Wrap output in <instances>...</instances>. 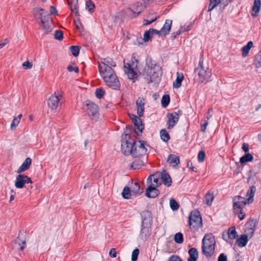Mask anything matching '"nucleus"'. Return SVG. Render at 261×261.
<instances>
[{"label": "nucleus", "instance_id": "obj_1", "mask_svg": "<svg viewBox=\"0 0 261 261\" xmlns=\"http://www.w3.org/2000/svg\"><path fill=\"white\" fill-rule=\"evenodd\" d=\"M142 74L148 84L158 83L162 75L161 67L155 61L148 58L146 60Z\"/></svg>", "mask_w": 261, "mask_h": 261}, {"label": "nucleus", "instance_id": "obj_2", "mask_svg": "<svg viewBox=\"0 0 261 261\" xmlns=\"http://www.w3.org/2000/svg\"><path fill=\"white\" fill-rule=\"evenodd\" d=\"M98 69L101 76L106 85L114 90H119L120 84L119 81L111 67L104 63H99Z\"/></svg>", "mask_w": 261, "mask_h": 261}, {"label": "nucleus", "instance_id": "obj_3", "mask_svg": "<svg viewBox=\"0 0 261 261\" xmlns=\"http://www.w3.org/2000/svg\"><path fill=\"white\" fill-rule=\"evenodd\" d=\"M33 13L35 16H38L43 32L45 34L51 32L54 29V25L48 12L43 9L36 8L34 9Z\"/></svg>", "mask_w": 261, "mask_h": 261}, {"label": "nucleus", "instance_id": "obj_4", "mask_svg": "<svg viewBox=\"0 0 261 261\" xmlns=\"http://www.w3.org/2000/svg\"><path fill=\"white\" fill-rule=\"evenodd\" d=\"M216 241L212 233L205 235L202 240V250L206 256H211L214 253Z\"/></svg>", "mask_w": 261, "mask_h": 261}, {"label": "nucleus", "instance_id": "obj_5", "mask_svg": "<svg viewBox=\"0 0 261 261\" xmlns=\"http://www.w3.org/2000/svg\"><path fill=\"white\" fill-rule=\"evenodd\" d=\"M200 83L208 82L212 75L211 70L207 67L204 66L203 62L200 61L198 67L196 69Z\"/></svg>", "mask_w": 261, "mask_h": 261}, {"label": "nucleus", "instance_id": "obj_6", "mask_svg": "<svg viewBox=\"0 0 261 261\" xmlns=\"http://www.w3.org/2000/svg\"><path fill=\"white\" fill-rule=\"evenodd\" d=\"M202 218L198 211H194L189 216V225L193 231H196L202 226Z\"/></svg>", "mask_w": 261, "mask_h": 261}, {"label": "nucleus", "instance_id": "obj_7", "mask_svg": "<svg viewBox=\"0 0 261 261\" xmlns=\"http://www.w3.org/2000/svg\"><path fill=\"white\" fill-rule=\"evenodd\" d=\"M135 143L134 139L128 135H123L121 141V150L123 153L125 155L131 154Z\"/></svg>", "mask_w": 261, "mask_h": 261}, {"label": "nucleus", "instance_id": "obj_8", "mask_svg": "<svg viewBox=\"0 0 261 261\" xmlns=\"http://www.w3.org/2000/svg\"><path fill=\"white\" fill-rule=\"evenodd\" d=\"M144 141H139L136 142L131 153L132 155L135 158H142L147 152V148Z\"/></svg>", "mask_w": 261, "mask_h": 261}, {"label": "nucleus", "instance_id": "obj_9", "mask_svg": "<svg viewBox=\"0 0 261 261\" xmlns=\"http://www.w3.org/2000/svg\"><path fill=\"white\" fill-rule=\"evenodd\" d=\"M86 102L88 116L92 121L96 122L99 118V108L98 106L91 101H86Z\"/></svg>", "mask_w": 261, "mask_h": 261}, {"label": "nucleus", "instance_id": "obj_10", "mask_svg": "<svg viewBox=\"0 0 261 261\" xmlns=\"http://www.w3.org/2000/svg\"><path fill=\"white\" fill-rule=\"evenodd\" d=\"M31 178L24 174H18L16 176L14 186L17 189H22L25 187L26 184H32Z\"/></svg>", "mask_w": 261, "mask_h": 261}, {"label": "nucleus", "instance_id": "obj_11", "mask_svg": "<svg viewBox=\"0 0 261 261\" xmlns=\"http://www.w3.org/2000/svg\"><path fill=\"white\" fill-rule=\"evenodd\" d=\"M151 225L149 224H141L139 237L143 241H145L149 238L151 231Z\"/></svg>", "mask_w": 261, "mask_h": 261}, {"label": "nucleus", "instance_id": "obj_12", "mask_svg": "<svg viewBox=\"0 0 261 261\" xmlns=\"http://www.w3.org/2000/svg\"><path fill=\"white\" fill-rule=\"evenodd\" d=\"M62 97V95L58 94L55 93L54 94L52 95L47 100V106L49 109L51 110H56L59 105V101L60 100V98Z\"/></svg>", "mask_w": 261, "mask_h": 261}, {"label": "nucleus", "instance_id": "obj_13", "mask_svg": "<svg viewBox=\"0 0 261 261\" xmlns=\"http://www.w3.org/2000/svg\"><path fill=\"white\" fill-rule=\"evenodd\" d=\"M167 117L168 118L167 128L171 129L178 121L179 115L176 112H174L167 114Z\"/></svg>", "mask_w": 261, "mask_h": 261}, {"label": "nucleus", "instance_id": "obj_14", "mask_svg": "<svg viewBox=\"0 0 261 261\" xmlns=\"http://www.w3.org/2000/svg\"><path fill=\"white\" fill-rule=\"evenodd\" d=\"M247 201L246 198L240 196H235L233 199V204L234 209H242L247 204Z\"/></svg>", "mask_w": 261, "mask_h": 261}, {"label": "nucleus", "instance_id": "obj_15", "mask_svg": "<svg viewBox=\"0 0 261 261\" xmlns=\"http://www.w3.org/2000/svg\"><path fill=\"white\" fill-rule=\"evenodd\" d=\"M257 224V222L254 220H249L245 225V232L250 238L253 235Z\"/></svg>", "mask_w": 261, "mask_h": 261}, {"label": "nucleus", "instance_id": "obj_16", "mask_svg": "<svg viewBox=\"0 0 261 261\" xmlns=\"http://www.w3.org/2000/svg\"><path fill=\"white\" fill-rule=\"evenodd\" d=\"M142 218L141 224L152 225V217L151 213L149 211H144L141 213Z\"/></svg>", "mask_w": 261, "mask_h": 261}, {"label": "nucleus", "instance_id": "obj_17", "mask_svg": "<svg viewBox=\"0 0 261 261\" xmlns=\"http://www.w3.org/2000/svg\"><path fill=\"white\" fill-rule=\"evenodd\" d=\"M132 119L135 126V132L138 135H140L144 128L141 119L135 115H133Z\"/></svg>", "mask_w": 261, "mask_h": 261}, {"label": "nucleus", "instance_id": "obj_18", "mask_svg": "<svg viewBox=\"0 0 261 261\" xmlns=\"http://www.w3.org/2000/svg\"><path fill=\"white\" fill-rule=\"evenodd\" d=\"M147 183L148 187L156 188L159 185H161L159 182V177L156 174L150 175L147 179Z\"/></svg>", "mask_w": 261, "mask_h": 261}, {"label": "nucleus", "instance_id": "obj_19", "mask_svg": "<svg viewBox=\"0 0 261 261\" xmlns=\"http://www.w3.org/2000/svg\"><path fill=\"white\" fill-rule=\"evenodd\" d=\"M124 68L125 73L129 79L134 81L137 79V73L129 64L124 65Z\"/></svg>", "mask_w": 261, "mask_h": 261}, {"label": "nucleus", "instance_id": "obj_20", "mask_svg": "<svg viewBox=\"0 0 261 261\" xmlns=\"http://www.w3.org/2000/svg\"><path fill=\"white\" fill-rule=\"evenodd\" d=\"M137 107V114L139 117L143 115L144 112L145 99L143 98L139 97L136 101Z\"/></svg>", "mask_w": 261, "mask_h": 261}, {"label": "nucleus", "instance_id": "obj_21", "mask_svg": "<svg viewBox=\"0 0 261 261\" xmlns=\"http://www.w3.org/2000/svg\"><path fill=\"white\" fill-rule=\"evenodd\" d=\"M31 164L32 159L29 157L26 158L22 165L18 168L17 173L20 174L28 170Z\"/></svg>", "mask_w": 261, "mask_h": 261}, {"label": "nucleus", "instance_id": "obj_22", "mask_svg": "<svg viewBox=\"0 0 261 261\" xmlns=\"http://www.w3.org/2000/svg\"><path fill=\"white\" fill-rule=\"evenodd\" d=\"M261 8V1L254 0L252 7L251 15L253 17L258 16Z\"/></svg>", "mask_w": 261, "mask_h": 261}, {"label": "nucleus", "instance_id": "obj_23", "mask_svg": "<svg viewBox=\"0 0 261 261\" xmlns=\"http://www.w3.org/2000/svg\"><path fill=\"white\" fill-rule=\"evenodd\" d=\"M145 160V158L144 157L136 158L131 164V168L135 170L140 169L144 165Z\"/></svg>", "mask_w": 261, "mask_h": 261}, {"label": "nucleus", "instance_id": "obj_24", "mask_svg": "<svg viewBox=\"0 0 261 261\" xmlns=\"http://www.w3.org/2000/svg\"><path fill=\"white\" fill-rule=\"evenodd\" d=\"M237 236V234L235 227H231L228 229L227 233L225 234L224 232L223 233L222 238L224 240L227 241V238L231 240H233L236 238Z\"/></svg>", "mask_w": 261, "mask_h": 261}, {"label": "nucleus", "instance_id": "obj_25", "mask_svg": "<svg viewBox=\"0 0 261 261\" xmlns=\"http://www.w3.org/2000/svg\"><path fill=\"white\" fill-rule=\"evenodd\" d=\"M14 244L20 247V249L23 250L26 246V240L23 234H19L14 241Z\"/></svg>", "mask_w": 261, "mask_h": 261}, {"label": "nucleus", "instance_id": "obj_26", "mask_svg": "<svg viewBox=\"0 0 261 261\" xmlns=\"http://www.w3.org/2000/svg\"><path fill=\"white\" fill-rule=\"evenodd\" d=\"M172 21L171 20H166L164 26L160 31L161 34L166 35L168 34L170 31Z\"/></svg>", "mask_w": 261, "mask_h": 261}, {"label": "nucleus", "instance_id": "obj_27", "mask_svg": "<svg viewBox=\"0 0 261 261\" xmlns=\"http://www.w3.org/2000/svg\"><path fill=\"white\" fill-rule=\"evenodd\" d=\"M167 162L173 167L178 165L179 163V158L174 154H170L167 158Z\"/></svg>", "mask_w": 261, "mask_h": 261}, {"label": "nucleus", "instance_id": "obj_28", "mask_svg": "<svg viewBox=\"0 0 261 261\" xmlns=\"http://www.w3.org/2000/svg\"><path fill=\"white\" fill-rule=\"evenodd\" d=\"M159 191L156 188L148 187L146 190V196L149 198H155L159 195Z\"/></svg>", "mask_w": 261, "mask_h": 261}, {"label": "nucleus", "instance_id": "obj_29", "mask_svg": "<svg viewBox=\"0 0 261 261\" xmlns=\"http://www.w3.org/2000/svg\"><path fill=\"white\" fill-rule=\"evenodd\" d=\"M256 191V188L254 186H251L250 187L249 190L248 191L246 196L247 197L248 203H251L253 201V197L254 196L255 193Z\"/></svg>", "mask_w": 261, "mask_h": 261}, {"label": "nucleus", "instance_id": "obj_30", "mask_svg": "<svg viewBox=\"0 0 261 261\" xmlns=\"http://www.w3.org/2000/svg\"><path fill=\"white\" fill-rule=\"evenodd\" d=\"M161 179L163 184L168 187H170L172 184V179L170 175L165 171L161 174Z\"/></svg>", "mask_w": 261, "mask_h": 261}, {"label": "nucleus", "instance_id": "obj_31", "mask_svg": "<svg viewBox=\"0 0 261 261\" xmlns=\"http://www.w3.org/2000/svg\"><path fill=\"white\" fill-rule=\"evenodd\" d=\"M249 236L247 234H243L236 241V244L239 247H244L246 245L248 239V237Z\"/></svg>", "mask_w": 261, "mask_h": 261}, {"label": "nucleus", "instance_id": "obj_32", "mask_svg": "<svg viewBox=\"0 0 261 261\" xmlns=\"http://www.w3.org/2000/svg\"><path fill=\"white\" fill-rule=\"evenodd\" d=\"M177 77L176 80L173 83V86L175 88H178L180 87L181 82L184 79L182 73L177 72Z\"/></svg>", "mask_w": 261, "mask_h": 261}, {"label": "nucleus", "instance_id": "obj_33", "mask_svg": "<svg viewBox=\"0 0 261 261\" xmlns=\"http://www.w3.org/2000/svg\"><path fill=\"white\" fill-rule=\"evenodd\" d=\"M190 254V257L188 259V261H197L198 253L197 250L195 248L190 249L189 251Z\"/></svg>", "mask_w": 261, "mask_h": 261}, {"label": "nucleus", "instance_id": "obj_34", "mask_svg": "<svg viewBox=\"0 0 261 261\" xmlns=\"http://www.w3.org/2000/svg\"><path fill=\"white\" fill-rule=\"evenodd\" d=\"M253 46V42L252 41H249L246 45L243 46L242 48V56L245 57L248 55V54Z\"/></svg>", "mask_w": 261, "mask_h": 261}, {"label": "nucleus", "instance_id": "obj_35", "mask_svg": "<svg viewBox=\"0 0 261 261\" xmlns=\"http://www.w3.org/2000/svg\"><path fill=\"white\" fill-rule=\"evenodd\" d=\"M253 160V155L249 153H247L240 158V162L242 164H243L247 162H251Z\"/></svg>", "mask_w": 261, "mask_h": 261}, {"label": "nucleus", "instance_id": "obj_36", "mask_svg": "<svg viewBox=\"0 0 261 261\" xmlns=\"http://www.w3.org/2000/svg\"><path fill=\"white\" fill-rule=\"evenodd\" d=\"M131 192L133 195H137L141 194L143 190H141L140 186L137 182H135L132 187Z\"/></svg>", "mask_w": 261, "mask_h": 261}, {"label": "nucleus", "instance_id": "obj_37", "mask_svg": "<svg viewBox=\"0 0 261 261\" xmlns=\"http://www.w3.org/2000/svg\"><path fill=\"white\" fill-rule=\"evenodd\" d=\"M214 199L213 193L208 192L204 197L205 203L207 206H211Z\"/></svg>", "mask_w": 261, "mask_h": 261}, {"label": "nucleus", "instance_id": "obj_38", "mask_svg": "<svg viewBox=\"0 0 261 261\" xmlns=\"http://www.w3.org/2000/svg\"><path fill=\"white\" fill-rule=\"evenodd\" d=\"M21 117L22 115L19 114L17 117L14 118L13 121L11 123V130H14L16 128V126H18V124L20 122Z\"/></svg>", "mask_w": 261, "mask_h": 261}, {"label": "nucleus", "instance_id": "obj_39", "mask_svg": "<svg viewBox=\"0 0 261 261\" xmlns=\"http://www.w3.org/2000/svg\"><path fill=\"white\" fill-rule=\"evenodd\" d=\"M160 136L162 140L164 142H168L170 139V136L166 129H162L160 132Z\"/></svg>", "mask_w": 261, "mask_h": 261}, {"label": "nucleus", "instance_id": "obj_40", "mask_svg": "<svg viewBox=\"0 0 261 261\" xmlns=\"http://www.w3.org/2000/svg\"><path fill=\"white\" fill-rule=\"evenodd\" d=\"M253 64L256 68L261 67V51L255 56Z\"/></svg>", "mask_w": 261, "mask_h": 261}, {"label": "nucleus", "instance_id": "obj_41", "mask_svg": "<svg viewBox=\"0 0 261 261\" xmlns=\"http://www.w3.org/2000/svg\"><path fill=\"white\" fill-rule=\"evenodd\" d=\"M133 195L131 190L128 187H125L122 192V197L125 199H129Z\"/></svg>", "mask_w": 261, "mask_h": 261}, {"label": "nucleus", "instance_id": "obj_42", "mask_svg": "<svg viewBox=\"0 0 261 261\" xmlns=\"http://www.w3.org/2000/svg\"><path fill=\"white\" fill-rule=\"evenodd\" d=\"M170 102V97L168 95H164L162 98L161 102L164 108L166 107Z\"/></svg>", "mask_w": 261, "mask_h": 261}, {"label": "nucleus", "instance_id": "obj_43", "mask_svg": "<svg viewBox=\"0 0 261 261\" xmlns=\"http://www.w3.org/2000/svg\"><path fill=\"white\" fill-rule=\"evenodd\" d=\"M221 2V0H210L208 11H211Z\"/></svg>", "mask_w": 261, "mask_h": 261}, {"label": "nucleus", "instance_id": "obj_44", "mask_svg": "<svg viewBox=\"0 0 261 261\" xmlns=\"http://www.w3.org/2000/svg\"><path fill=\"white\" fill-rule=\"evenodd\" d=\"M154 31L152 29H150L148 31H146L144 34L143 40L144 42L148 41L152 37V35H150L151 32Z\"/></svg>", "mask_w": 261, "mask_h": 261}, {"label": "nucleus", "instance_id": "obj_45", "mask_svg": "<svg viewBox=\"0 0 261 261\" xmlns=\"http://www.w3.org/2000/svg\"><path fill=\"white\" fill-rule=\"evenodd\" d=\"M71 11L76 10L78 4V0H67Z\"/></svg>", "mask_w": 261, "mask_h": 261}, {"label": "nucleus", "instance_id": "obj_46", "mask_svg": "<svg viewBox=\"0 0 261 261\" xmlns=\"http://www.w3.org/2000/svg\"><path fill=\"white\" fill-rule=\"evenodd\" d=\"M170 206L173 211L177 210L179 208V205L175 199L172 198L170 200Z\"/></svg>", "mask_w": 261, "mask_h": 261}, {"label": "nucleus", "instance_id": "obj_47", "mask_svg": "<svg viewBox=\"0 0 261 261\" xmlns=\"http://www.w3.org/2000/svg\"><path fill=\"white\" fill-rule=\"evenodd\" d=\"M174 241L176 243L180 244L183 242V236L181 233H176L174 236Z\"/></svg>", "mask_w": 261, "mask_h": 261}, {"label": "nucleus", "instance_id": "obj_48", "mask_svg": "<svg viewBox=\"0 0 261 261\" xmlns=\"http://www.w3.org/2000/svg\"><path fill=\"white\" fill-rule=\"evenodd\" d=\"M70 50L73 56L77 57L79 55L80 49L77 46H70Z\"/></svg>", "mask_w": 261, "mask_h": 261}, {"label": "nucleus", "instance_id": "obj_49", "mask_svg": "<svg viewBox=\"0 0 261 261\" xmlns=\"http://www.w3.org/2000/svg\"><path fill=\"white\" fill-rule=\"evenodd\" d=\"M100 63H104L108 64L109 66H112V67H115L116 66V64L115 62L113 61L112 59L110 58H107L104 59V62H101Z\"/></svg>", "mask_w": 261, "mask_h": 261}, {"label": "nucleus", "instance_id": "obj_50", "mask_svg": "<svg viewBox=\"0 0 261 261\" xmlns=\"http://www.w3.org/2000/svg\"><path fill=\"white\" fill-rule=\"evenodd\" d=\"M86 9L89 12H93L94 11V8L95 7L94 4L91 1H89L87 2L86 4Z\"/></svg>", "mask_w": 261, "mask_h": 261}, {"label": "nucleus", "instance_id": "obj_51", "mask_svg": "<svg viewBox=\"0 0 261 261\" xmlns=\"http://www.w3.org/2000/svg\"><path fill=\"white\" fill-rule=\"evenodd\" d=\"M54 37L58 40H62L63 38L62 32L60 30L56 31L54 34Z\"/></svg>", "mask_w": 261, "mask_h": 261}, {"label": "nucleus", "instance_id": "obj_52", "mask_svg": "<svg viewBox=\"0 0 261 261\" xmlns=\"http://www.w3.org/2000/svg\"><path fill=\"white\" fill-rule=\"evenodd\" d=\"M74 23H75V25L77 30L80 33L82 32L84 30V29H83V27L81 21L79 20H77L74 21Z\"/></svg>", "mask_w": 261, "mask_h": 261}, {"label": "nucleus", "instance_id": "obj_53", "mask_svg": "<svg viewBox=\"0 0 261 261\" xmlns=\"http://www.w3.org/2000/svg\"><path fill=\"white\" fill-rule=\"evenodd\" d=\"M139 253V250L138 249H135L133 250L132 254V260L136 261L138 258V256Z\"/></svg>", "mask_w": 261, "mask_h": 261}, {"label": "nucleus", "instance_id": "obj_54", "mask_svg": "<svg viewBox=\"0 0 261 261\" xmlns=\"http://www.w3.org/2000/svg\"><path fill=\"white\" fill-rule=\"evenodd\" d=\"M205 152L201 150L199 152L198 155V160L199 162H203L205 159Z\"/></svg>", "mask_w": 261, "mask_h": 261}, {"label": "nucleus", "instance_id": "obj_55", "mask_svg": "<svg viewBox=\"0 0 261 261\" xmlns=\"http://www.w3.org/2000/svg\"><path fill=\"white\" fill-rule=\"evenodd\" d=\"M104 94L105 91L102 88L97 89L95 91L96 96L98 98H101Z\"/></svg>", "mask_w": 261, "mask_h": 261}, {"label": "nucleus", "instance_id": "obj_56", "mask_svg": "<svg viewBox=\"0 0 261 261\" xmlns=\"http://www.w3.org/2000/svg\"><path fill=\"white\" fill-rule=\"evenodd\" d=\"M22 66L25 69H31L33 66V64L29 61H25L22 64Z\"/></svg>", "mask_w": 261, "mask_h": 261}, {"label": "nucleus", "instance_id": "obj_57", "mask_svg": "<svg viewBox=\"0 0 261 261\" xmlns=\"http://www.w3.org/2000/svg\"><path fill=\"white\" fill-rule=\"evenodd\" d=\"M109 255L113 258H115L117 256V252L115 248H112L109 252Z\"/></svg>", "mask_w": 261, "mask_h": 261}, {"label": "nucleus", "instance_id": "obj_58", "mask_svg": "<svg viewBox=\"0 0 261 261\" xmlns=\"http://www.w3.org/2000/svg\"><path fill=\"white\" fill-rule=\"evenodd\" d=\"M67 69L69 72H72L74 71L76 73H78L79 72V69L77 67H73L71 65H69L67 67Z\"/></svg>", "mask_w": 261, "mask_h": 261}, {"label": "nucleus", "instance_id": "obj_59", "mask_svg": "<svg viewBox=\"0 0 261 261\" xmlns=\"http://www.w3.org/2000/svg\"><path fill=\"white\" fill-rule=\"evenodd\" d=\"M143 42H144L143 39L142 38H139L135 40L134 43L136 45H140L143 44Z\"/></svg>", "mask_w": 261, "mask_h": 261}, {"label": "nucleus", "instance_id": "obj_60", "mask_svg": "<svg viewBox=\"0 0 261 261\" xmlns=\"http://www.w3.org/2000/svg\"><path fill=\"white\" fill-rule=\"evenodd\" d=\"M208 124V122L207 121V120H205V122L204 124H201V131L203 133H204L206 128Z\"/></svg>", "mask_w": 261, "mask_h": 261}, {"label": "nucleus", "instance_id": "obj_61", "mask_svg": "<svg viewBox=\"0 0 261 261\" xmlns=\"http://www.w3.org/2000/svg\"><path fill=\"white\" fill-rule=\"evenodd\" d=\"M227 256L224 253H221L218 257V261H227Z\"/></svg>", "mask_w": 261, "mask_h": 261}, {"label": "nucleus", "instance_id": "obj_62", "mask_svg": "<svg viewBox=\"0 0 261 261\" xmlns=\"http://www.w3.org/2000/svg\"><path fill=\"white\" fill-rule=\"evenodd\" d=\"M242 148L245 152L246 153H248L249 145L247 143H243Z\"/></svg>", "mask_w": 261, "mask_h": 261}, {"label": "nucleus", "instance_id": "obj_63", "mask_svg": "<svg viewBox=\"0 0 261 261\" xmlns=\"http://www.w3.org/2000/svg\"><path fill=\"white\" fill-rule=\"evenodd\" d=\"M169 261H182L181 259L177 256L173 255L169 258Z\"/></svg>", "mask_w": 261, "mask_h": 261}, {"label": "nucleus", "instance_id": "obj_64", "mask_svg": "<svg viewBox=\"0 0 261 261\" xmlns=\"http://www.w3.org/2000/svg\"><path fill=\"white\" fill-rule=\"evenodd\" d=\"M245 217V214L244 212L241 210L239 213L238 214V217L241 220H242L244 219Z\"/></svg>", "mask_w": 261, "mask_h": 261}]
</instances>
